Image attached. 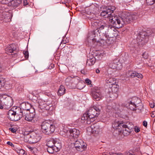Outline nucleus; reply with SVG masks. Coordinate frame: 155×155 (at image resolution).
I'll list each match as a JSON object with an SVG mask.
<instances>
[{
  "mask_svg": "<svg viewBox=\"0 0 155 155\" xmlns=\"http://www.w3.org/2000/svg\"><path fill=\"white\" fill-rule=\"evenodd\" d=\"M121 64L117 59L111 61L110 63V68L113 69H119Z\"/></svg>",
  "mask_w": 155,
  "mask_h": 155,
  "instance_id": "15",
  "label": "nucleus"
},
{
  "mask_svg": "<svg viewBox=\"0 0 155 155\" xmlns=\"http://www.w3.org/2000/svg\"><path fill=\"white\" fill-rule=\"evenodd\" d=\"M148 38V36L145 32H142L139 34L137 38V41L139 44H144L146 39Z\"/></svg>",
  "mask_w": 155,
  "mask_h": 155,
  "instance_id": "9",
  "label": "nucleus"
},
{
  "mask_svg": "<svg viewBox=\"0 0 155 155\" xmlns=\"http://www.w3.org/2000/svg\"><path fill=\"white\" fill-rule=\"evenodd\" d=\"M143 124L145 127H146L147 126V122L146 121H144L143 123Z\"/></svg>",
  "mask_w": 155,
  "mask_h": 155,
  "instance_id": "49",
  "label": "nucleus"
},
{
  "mask_svg": "<svg viewBox=\"0 0 155 155\" xmlns=\"http://www.w3.org/2000/svg\"><path fill=\"white\" fill-rule=\"evenodd\" d=\"M48 152L50 153H53L54 151L57 152L56 148L54 147H48L47 149Z\"/></svg>",
  "mask_w": 155,
  "mask_h": 155,
  "instance_id": "36",
  "label": "nucleus"
},
{
  "mask_svg": "<svg viewBox=\"0 0 155 155\" xmlns=\"http://www.w3.org/2000/svg\"><path fill=\"white\" fill-rule=\"evenodd\" d=\"M80 80V78L77 76L71 77H68L65 80V84L67 86H71L73 84H76L78 81Z\"/></svg>",
  "mask_w": 155,
  "mask_h": 155,
  "instance_id": "10",
  "label": "nucleus"
},
{
  "mask_svg": "<svg viewBox=\"0 0 155 155\" xmlns=\"http://www.w3.org/2000/svg\"><path fill=\"white\" fill-rule=\"evenodd\" d=\"M49 107L46 103L42 100H39L38 101V108L39 112H48Z\"/></svg>",
  "mask_w": 155,
  "mask_h": 155,
  "instance_id": "8",
  "label": "nucleus"
},
{
  "mask_svg": "<svg viewBox=\"0 0 155 155\" xmlns=\"http://www.w3.org/2000/svg\"><path fill=\"white\" fill-rule=\"evenodd\" d=\"M9 130L11 131L13 133H15L16 131L15 129L13 128H9Z\"/></svg>",
  "mask_w": 155,
  "mask_h": 155,
  "instance_id": "46",
  "label": "nucleus"
},
{
  "mask_svg": "<svg viewBox=\"0 0 155 155\" xmlns=\"http://www.w3.org/2000/svg\"><path fill=\"white\" fill-rule=\"evenodd\" d=\"M137 16L135 14L125 13L122 16V18L125 23H129L132 21L137 18Z\"/></svg>",
  "mask_w": 155,
  "mask_h": 155,
  "instance_id": "7",
  "label": "nucleus"
},
{
  "mask_svg": "<svg viewBox=\"0 0 155 155\" xmlns=\"http://www.w3.org/2000/svg\"><path fill=\"white\" fill-rule=\"evenodd\" d=\"M101 15L104 18H107L108 20H109L110 17L112 16L113 15H111V13L109 12L108 10L107 9V8L106 7L104 10L102 11L101 12Z\"/></svg>",
  "mask_w": 155,
  "mask_h": 155,
  "instance_id": "22",
  "label": "nucleus"
},
{
  "mask_svg": "<svg viewBox=\"0 0 155 155\" xmlns=\"http://www.w3.org/2000/svg\"><path fill=\"white\" fill-rule=\"evenodd\" d=\"M67 43V41H64V39L62 40L61 42V43L64 44H65Z\"/></svg>",
  "mask_w": 155,
  "mask_h": 155,
  "instance_id": "54",
  "label": "nucleus"
},
{
  "mask_svg": "<svg viewBox=\"0 0 155 155\" xmlns=\"http://www.w3.org/2000/svg\"><path fill=\"white\" fill-rule=\"evenodd\" d=\"M24 5H26L27 4V0H25L23 2Z\"/></svg>",
  "mask_w": 155,
  "mask_h": 155,
  "instance_id": "53",
  "label": "nucleus"
},
{
  "mask_svg": "<svg viewBox=\"0 0 155 155\" xmlns=\"http://www.w3.org/2000/svg\"><path fill=\"white\" fill-rule=\"evenodd\" d=\"M2 101V103L4 104L5 109H8L12 105V99L11 97H6Z\"/></svg>",
  "mask_w": 155,
  "mask_h": 155,
  "instance_id": "12",
  "label": "nucleus"
},
{
  "mask_svg": "<svg viewBox=\"0 0 155 155\" xmlns=\"http://www.w3.org/2000/svg\"><path fill=\"white\" fill-rule=\"evenodd\" d=\"M143 57L145 59H147L148 57V55L147 53L146 52H144L142 54Z\"/></svg>",
  "mask_w": 155,
  "mask_h": 155,
  "instance_id": "42",
  "label": "nucleus"
},
{
  "mask_svg": "<svg viewBox=\"0 0 155 155\" xmlns=\"http://www.w3.org/2000/svg\"><path fill=\"white\" fill-rule=\"evenodd\" d=\"M118 155H123L122 153H120L118 154Z\"/></svg>",
  "mask_w": 155,
  "mask_h": 155,
  "instance_id": "60",
  "label": "nucleus"
},
{
  "mask_svg": "<svg viewBox=\"0 0 155 155\" xmlns=\"http://www.w3.org/2000/svg\"><path fill=\"white\" fill-rule=\"evenodd\" d=\"M4 85V83L3 80H0V88L2 86Z\"/></svg>",
  "mask_w": 155,
  "mask_h": 155,
  "instance_id": "43",
  "label": "nucleus"
},
{
  "mask_svg": "<svg viewBox=\"0 0 155 155\" xmlns=\"http://www.w3.org/2000/svg\"><path fill=\"white\" fill-rule=\"evenodd\" d=\"M115 94L116 95V96L115 97H111V96H110V97H111V98H112L113 97V99H112L113 100H114V99H115L117 97V94ZM110 96H111V95H110Z\"/></svg>",
  "mask_w": 155,
  "mask_h": 155,
  "instance_id": "55",
  "label": "nucleus"
},
{
  "mask_svg": "<svg viewBox=\"0 0 155 155\" xmlns=\"http://www.w3.org/2000/svg\"><path fill=\"white\" fill-rule=\"evenodd\" d=\"M95 58L93 57L91 58L87 59V65L89 66L93 65L95 63Z\"/></svg>",
  "mask_w": 155,
  "mask_h": 155,
  "instance_id": "32",
  "label": "nucleus"
},
{
  "mask_svg": "<svg viewBox=\"0 0 155 155\" xmlns=\"http://www.w3.org/2000/svg\"><path fill=\"white\" fill-rule=\"evenodd\" d=\"M151 116L152 117H155V111H153L151 114Z\"/></svg>",
  "mask_w": 155,
  "mask_h": 155,
  "instance_id": "48",
  "label": "nucleus"
},
{
  "mask_svg": "<svg viewBox=\"0 0 155 155\" xmlns=\"http://www.w3.org/2000/svg\"><path fill=\"white\" fill-rule=\"evenodd\" d=\"M133 126H128V125L124 123L123 126L122 127L123 130V134L124 136H126L129 135L132 131V127Z\"/></svg>",
  "mask_w": 155,
  "mask_h": 155,
  "instance_id": "13",
  "label": "nucleus"
},
{
  "mask_svg": "<svg viewBox=\"0 0 155 155\" xmlns=\"http://www.w3.org/2000/svg\"><path fill=\"white\" fill-rule=\"evenodd\" d=\"M2 67L0 65V72H1L2 71Z\"/></svg>",
  "mask_w": 155,
  "mask_h": 155,
  "instance_id": "57",
  "label": "nucleus"
},
{
  "mask_svg": "<svg viewBox=\"0 0 155 155\" xmlns=\"http://www.w3.org/2000/svg\"><path fill=\"white\" fill-rule=\"evenodd\" d=\"M33 112H30V111H28L26 112V111L23 112V118L25 119L29 122H34V119L35 117V110H33Z\"/></svg>",
  "mask_w": 155,
  "mask_h": 155,
  "instance_id": "6",
  "label": "nucleus"
},
{
  "mask_svg": "<svg viewBox=\"0 0 155 155\" xmlns=\"http://www.w3.org/2000/svg\"><path fill=\"white\" fill-rule=\"evenodd\" d=\"M76 84H77V87L78 89H82L85 86V84L84 81L81 80L80 78V80H78Z\"/></svg>",
  "mask_w": 155,
  "mask_h": 155,
  "instance_id": "25",
  "label": "nucleus"
},
{
  "mask_svg": "<svg viewBox=\"0 0 155 155\" xmlns=\"http://www.w3.org/2000/svg\"><path fill=\"white\" fill-rule=\"evenodd\" d=\"M153 104L154 105V106L155 107V102H153Z\"/></svg>",
  "mask_w": 155,
  "mask_h": 155,
  "instance_id": "59",
  "label": "nucleus"
},
{
  "mask_svg": "<svg viewBox=\"0 0 155 155\" xmlns=\"http://www.w3.org/2000/svg\"><path fill=\"white\" fill-rule=\"evenodd\" d=\"M55 142L54 143V148H56L57 152L59 151L61 148V143L59 142V140L57 139L54 140Z\"/></svg>",
  "mask_w": 155,
  "mask_h": 155,
  "instance_id": "28",
  "label": "nucleus"
},
{
  "mask_svg": "<svg viewBox=\"0 0 155 155\" xmlns=\"http://www.w3.org/2000/svg\"><path fill=\"white\" fill-rule=\"evenodd\" d=\"M31 135L30 134H28L27 135H24V140L25 142H28L30 143V140Z\"/></svg>",
  "mask_w": 155,
  "mask_h": 155,
  "instance_id": "34",
  "label": "nucleus"
},
{
  "mask_svg": "<svg viewBox=\"0 0 155 155\" xmlns=\"http://www.w3.org/2000/svg\"><path fill=\"white\" fill-rule=\"evenodd\" d=\"M106 82L107 84L109 85V87H110V85H114L116 83V79L114 78H110L107 79L106 80Z\"/></svg>",
  "mask_w": 155,
  "mask_h": 155,
  "instance_id": "27",
  "label": "nucleus"
},
{
  "mask_svg": "<svg viewBox=\"0 0 155 155\" xmlns=\"http://www.w3.org/2000/svg\"><path fill=\"white\" fill-rule=\"evenodd\" d=\"M30 143H35L38 142L41 138V137L38 134L35 132L30 133Z\"/></svg>",
  "mask_w": 155,
  "mask_h": 155,
  "instance_id": "14",
  "label": "nucleus"
},
{
  "mask_svg": "<svg viewBox=\"0 0 155 155\" xmlns=\"http://www.w3.org/2000/svg\"><path fill=\"white\" fill-rule=\"evenodd\" d=\"M90 128L92 130V132L93 133H97L99 131V127L97 124H93L91 125Z\"/></svg>",
  "mask_w": 155,
  "mask_h": 155,
  "instance_id": "29",
  "label": "nucleus"
},
{
  "mask_svg": "<svg viewBox=\"0 0 155 155\" xmlns=\"http://www.w3.org/2000/svg\"><path fill=\"white\" fill-rule=\"evenodd\" d=\"M91 95L93 99L97 101H99L102 97L101 91L100 89L97 87H95L92 89Z\"/></svg>",
  "mask_w": 155,
  "mask_h": 155,
  "instance_id": "5",
  "label": "nucleus"
},
{
  "mask_svg": "<svg viewBox=\"0 0 155 155\" xmlns=\"http://www.w3.org/2000/svg\"><path fill=\"white\" fill-rule=\"evenodd\" d=\"M3 108H5L4 104L2 103V101H1L0 102V109H3Z\"/></svg>",
  "mask_w": 155,
  "mask_h": 155,
  "instance_id": "45",
  "label": "nucleus"
},
{
  "mask_svg": "<svg viewBox=\"0 0 155 155\" xmlns=\"http://www.w3.org/2000/svg\"><path fill=\"white\" fill-rule=\"evenodd\" d=\"M100 110L99 108L97 106H94L90 108L84 114L81 119L85 120L87 124H90L91 122L94 121V119L97 117L100 114Z\"/></svg>",
  "mask_w": 155,
  "mask_h": 155,
  "instance_id": "1",
  "label": "nucleus"
},
{
  "mask_svg": "<svg viewBox=\"0 0 155 155\" xmlns=\"http://www.w3.org/2000/svg\"><path fill=\"white\" fill-rule=\"evenodd\" d=\"M24 54L25 55V58L26 59H27L28 58V51H26L23 52Z\"/></svg>",
  "mask_w": 155,
  "mask_h": 155,
  "instance_id": "40",
  "label": "nucleus"
},
{
  "mask_svg": "<svg viewBox=\"0 0 155 155\" xmlns=\"http://www.w3.org/2000/svg\"><path fill=\"white\" fill-rule=\"evenodd\" d=\"M41 127L42 132L47 135L52 134L55 128L54 125L48 120L44 121L41 124Z\"/></svg>",
  "mask_w": 155,
  "mask_h": 155,
  "instance_id": "3",
  "label": "nucleus"
},
{
  "mask_svg": "<svg viewBox=\"0 0 155 155\" xmlns=\"http://www.w3.org/2000/svg\"><path fill=\"white\" fill-rule=\"evenodd\" d=\"M109 23L114 27L120 28L123 27L124 22L122 17L114 16L113 15L109 18Z\"/></svg>",
  "mask_w": 155,
  "mask_h": 155,
  "instance_id": "4",
  "label": "nucleus"
},
{
  "mask_svg": "<svg viewBox=\"0 0 155 155\" xmlns=\"http://www.w3.org/2000/svg\"><path fill=\"white\" fill-rule=\"evenodd\" d=\"M111 87L112 88H114L115 87H113V86L112 87ZM112 89H113V88H112Z\"/></svg>",
  "mask_w": 155,
  "mask_h": 155,
  "instance_id": "58",
  "label": "nucleus"
},
{
  "mask_svg": "<svg viewBox=\"0 0 155 155\" xmlns=\"http://www.w3.org/2000/svg\"><path fill=\"white\" fill-rule=\"evenodd\" d=\"M137 73L136 72H132L131 71L129 72L128 74L132 78L136 77Z\"/></svg>",
  "mask_w": 155,
  "mask_h": 155,
  "instance_id": "37",
  "label": "nucleus"
},
{
  "mask_svg": "<svg viewBox=\"0 0 155 155\" xmlns=\"http://www.w3.org/2000/svg\"><path fill=\"white\" fill-rule=\"evenodd\" d=\"M16 48H15L14 45H11L8 46L5 49L6 52L7 54H10V53H13L14 54H16Z\"/></svg>",
  "mask_w": 155,
  "mask_h": 155,
  "instance_id": "17",
  "label": "nucleus"
},
{
  "mask_svg": "<svg viewBox=\"0 0 155 155\" xmlns=\"http://www.w3.org/2000/svg\"><path fill=\"white\" fill-rule=\"evenodd\" d=\"M16 112L15 111L12 110H10L8 111V117L11 120H12V119H13V118H14V115L15 114H16Z\"/></svg>",
  "mask_w": 155,
  "mask_h": 155,
  "instance_id": "30",
  "label": "nucleus"
},
{
  "mask_svg": "<svg viewBox=\"0 0 155 155\" xmlns=\"http://www.w3.org/2000/svg\"><path fill=\"white\" fill-rule=\"evenodd\" d=\"M89 36L88 37V39L92 40L93 42H98L100 41L99 40L97 39L96 38L97 37L98 35L96 33L95 31H93L90 33L89 34Z\"/></svg>",
  "mask_w": 155,
  "mask_h": 155,
  "instance_id": "19",
  "label": "nucleus"
},
{
  "mask_svg": "<svg viewBox=\"0 0 155 155\" xmlns=\"http://www.w3.org/2000/svg\"><path fill=\"white\" fill-rule=\"evenodd\" d=\"M134 130L136 133L139 132L140 131V128L137 126L135 127L134 128Z\"/></svg>",
  "mask_w": 155,
  "mask_h": 155,
  "instance_id": "41",
  "label": "nucleus"
},
{
  "mask_svg": "<svg viewBox=\"0 0 155 155\" xmlns=\"http://www.w3.org/2000/svg\"><path fill=\"white\" fill-rule=\"evenodd\" d=\"M150 107L151 108H153L154 107V105L153 104V103H150Z\"/></svg>",
  "mask_w": 155,
  "mask_h": 155,
  "instance_id": "52",
  "label": "nucleus"
},
{
  "mask_svg": "<svg viewBox=\"0 0 155 155\" xmlns=\"http://www.w3.org/2000/svg\"><path fill=\"white\" fill-rule=\"evenodd\" d=\"M54 140L52 139L48 141L47 143V146L48 147H54Z\"/></svg>",
  "mask_w": 155,
  "mask_h": 155,
  "instance_id": "33",
  "label": "nucleus"
},
{
  "mask_svg": "<svg viewBox=\"0 0 155 155\" xmlns=\"http://www.w3.org/2000/svg\"><path fill=\"white\" fill-rule=\"evenodd\" d=\"M65 89L63 85H61L58 92V94L59 95H61L64 94L65 93Z\"/></svg>",
  "mask_w": 155,
  "mask_h": 155,
  "instance_id": "31",
  "label": "nucleus"
},
{
  "mask_svg": "<svg viewBox=\"0 0 155 155\" xmlns=\"http://www.w3.org/2000/svg\"><path fill=\"white\" fill-rule=\"evenodd\" d=\"M22 2V0H13L10 4V5L13 7H17L19 6Z\"/></svg>",
  "mask_w": 155,
  "mask_h": 155,
  "instance_id": "26",
  "label": "nucleus"
},
{
  "mask_svg": "<svg viewBox=\"0 0 155 155\" xmlns=\"http://www.w3.org/2000/svg\"><path fill=\"white\" fill-rule=\"evenodd\" d=\"M95 25L97 24L98 25V27L97 28V31L99 32V33H102L103 35L105 36V38H101V39L102 40L105 41L108 44H110L109 42L110 40V39H108V38H107V33H106V30H107V28L110 27L111 28V26H110L107 21H97L94 22Z\"/></svg>",
  "mask_w": 155,
  "mask_h": 155,
  "instance_id": "2",
  "label": "nucleus"
},
{
  "mask_svg": "<svg viewBox=\"0 0 155 155\" xmlns=\"http://www.w3.org/2000/svg\"><path fill=\"white\" fill-rule=\"evenodd\" d=\"M20 112L16 111V114L14 115V118L12 119V121H17L19 120L22 117H23V112L21 110V108H19Z\"/></svg>",
  "mask_w": 155,
  "mask_h": 155,
  "instance_id": "18",
  "label": "nucleus"
},
{
  "mask_svg": "<svg viewBox=\"0 0 155 155\" xmlns=\"http://www.w3.org/2000/svg\"><path fill=\"white\" fill-rule=\"evenodd\" d=\"M27 147L31 151H32L33 150V148L29 146H27Z\"/></svg>",
  "mask_w": 155,
  "mask_h": 155,
  "instance_id": "51",
  "label": "nucleus"
},
{
  "mask_svg": "<svg viewBox=\"0 0 155 155\" xmlns=\"http://www.w3.org/2000/svg\"><path fill=\"white\" fill-rule=\"evenodd\" d=\"M85 82L87 85H90V87L92 86V85L91 84L92 83L91 81L89 79H86L85 80Z\"/></svg>",
  "mask_w": 155,
  "mask_h": 155,
  "instance_id": "39",
  "label": "nucleus"
},
{
  "mask_svg": "<svg viewBox=\"0 0 155 155\" xmlns=\"http://www.w3.org/2000/svg\"><path fill=\"white\" fill-rule=\"evenodd\" d=\"M136 77L138 78H142L143 77V76L141 74L137 73V74Z\"/></svg>",
  "mask_w": 155,
  "mask_h": 155,
  "instance_id": "44",
  "label": "nucleus"
},
{
  "mask_svg": "<svg viewBox=\"0 0 155 155\" xmlns=\"http://www.w3.org/2000/svg\"><path fill=\"white\" fill-rule=\"evenodd\" d=\"M69 132L71 136L74 138H77L80 134L79 130L75 128L70 129Z\"/></svg>",
  "mask_w": 155,
  "mask_h": 155,
  "instance_id": "20",
  "label": "nucleus"
},
{
  "mask_svg": "<svg viewBox=\"0 0 155 155\" xmlns=\"http://www.w3.org/2000/svg\"><path fill=\"white\" fill-rule=\"evenodd\" d=\"M147 5H151L155 3V0H146Z\"/></svg>",
  "mask_w": 155,
  "mask_h": 155,
  "instance_id": "38",
  "label": "nucleus"
},
{
  "mask_svg": "<svg viewBox=\"0 0 155 155\" xmlns=\"http://www.w3.org/2000/svg\"><path fill=\"white\" fill-rule=\"evenodd\" d=\"M7 144L12 147L14 146L13 144H12V143L9 141L8 142H7Z\"/></svg>",
  "mask_w": 155,
  "mask_h": 155,
  "instance_id": "50",
  "label": "nucleus"
},
{
  "mask_svg": "<svg viewBox=\"0 0 155 155\" xmlns=\"http://www.w3.org/2000/svg\"><path fill=\"white\" fill-rule=\"evenodd\" d=\"M74 145L77 150L81 152L84 150L86 147L85 143L81 140L80 141H76L74 143Z\"/></svg>",
  "mask_w": 155,
  "mask_h": 155,
  "instance_id": "11",
  "label": "nucleus"
},
{
  "mask_svg": "<svg viewBox=\"0 0 155 155\" xmlns=\"http://www.w3.org/2000/svg\"><path fill=\"white\" fill-rule=\"evenodd\" d=\"M19 153L21 154H24L25 153V151L23 149H20L19 150Z\"/></svg>",
  "mask_w": 155,
  "mask_h": 155,
  "instance_id": "47",
  "label": "nucleus"
},
{
  "mask_svg": "<svg viewBox=\"0 0 155 155\" xmlns=\"http://www.w3.org/2000/svg\"><path fill=\"white\" fill-rule=\"evenodd\" d=\"M124 123L121 122L115 121L112 125L114 129H120L123 126Z\"/></svg>",
  "mask_w": 155,
  "mask_h": 155,
  "instance_id": "24",
  "label": "nucleus"
},
{
  "mask_svg": "<svg viewBox=\"0 0 155 155\" xmlns=\"http://www.w3.org/2000/svg\"><path fill=\"white\" fill-rule=\"evenodd\" d=\"M107 9L108 10V11L110 13H111V14L113 13L114 11L115 10V8L114 6H109L107 7Z\"/></svg>",
  "mask_w": 155,
  "mask_h": 155,
  "instance_id": "35",
  "label": "nucleus"
},
{
  "mask_svg": "<svg viewBox=\"0 0 155 155\" xmlns=\"http://www.w3.org/2000/svg\"><path fill=\"white\" fill-rule=\"evenodd\" d=\"M96 72L98 74L100 73V71L98 69H97Z\"/></svg>",
  "mask_w": 155,
  "mask_h": 155,
  "instance_id": "56",
  "label": "nucleus"
},
{
  "mask_svg": "<svg viewBox=\"0 0 155 155\" xmlns=\"http://www.w3.org/2000/svg\"><path fill=\"white\" fill-rule=\"evenodd\" d=\"M137 101L136 102L137 104L135 111H136L137 113H140L143 110V106L140 99L137 98Z\"/></svg>",
  "mask_w": 155,
  "mask_h": 155,
  "instance_id": "16",
  "label": "nucleus"
},
{
  "mask_svg": "<svg viewBox=\"0 0 155 155\" xmlns=\"http://www.w3.org/2000/svg\"><path fill=\"white\" fill-rule=\"evenodd\" d=\"M21 107L23 110V112L30 111V109L31 111V110H33L31 108V105L28 103H23L21 105Z\"/></svg>",
  "mask_w": 155,
  "mask_h": 155,
  "instance_id": "21",
  "label": "nucleus"
},
{
  "mask_svg": "<svg viewBox=\"0 0 155 155\" xmlns=\"http://www.w3.org/2000/svg\"><path fill=\"white\" fill-rule=\"evenodd\" d=\"M133 100L130 101V102L126 104V107L129 109L134 111H135L136 106V102H133Z\"/></svg>",
  "mask_w": 155,
  "mask_h": 155,
  "instance_id": "23",
  "label": "nucleus"
}]
</instances>
